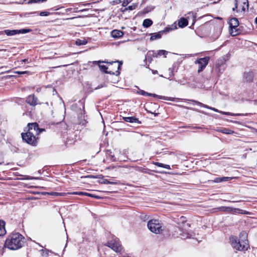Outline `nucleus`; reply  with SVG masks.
<instances>
[{"label": "nucleus", "instance_id": "8", "mask_svg": "<svg viewBox=\"0 0 257 257\" xmlns=\"http://www.w3.org/2000/svg\"><path fill=\"white\" fill-rule=\"evenodd\" d=\"M85 99L82 98L77 103L72 105L73 108L77 111L79 115H82L84 112Z\"/></svg>", "mask_w": 257, "mask_h": 257}, {"label": "nucleus", "instance_id": "49", "mask_svg": "<svg viewBox=\"0 0 257 257\" xmlns=\"http://www.w3.org/2000/svg\"><path fill=\"white\" fill-rule=\"evenodd\" d=\"M210 108L211 109H212V110H214V111H216V112H218L220 113V111H219L218 109H216V108Z\"/></svg>", "mask_w": 257, "mask_h": 257}, {"label": "nucleus", "instance_id": "44", "mask_svg": "<svg viewBox=\"0 0 257 257\" xmlns=\"http://www.w3.org/2000/svg\"><path fill=\"white\" fill-rule=\"evenodd\" d=\"M49 91L52 92V95H56L57 94V91H56V90L54 88L50 87L49 88Z\"/></svg>", "mask_w": 257, "mask_h": 257}, {"label": "nucleus", "instance_id": "47", "mask_svg": "<svg viewBox=\"0 0 257 257\" xmlns=\"http://www.w3.org/2000/svg\"><path fill=\"white\" fill-rule=\"evenodd\" d=\"M214 182L216 183H220V177L216 178L214 180Z\"/></svg>", "mask_w": 257, "mask_h": 257}, {"label": "nucleus", "instance_id": "20", "mask_svg": "<svg viewBox=\"0 0 257 257\" xmlns=\"http://www.w3.org/2000/svg\"><path fill=\"white\" fill-rule=\"evenodd\" d=\"M188 24V20L184 18H181L178 21V26L180 28H184L186 26H187Z\"/></svg>", "mask_w": 257, "mask_h": 257}, {"label": "nucleus", "instance_id": "16", "mask_svg": "<svg viewBox=\"0 0 257 257\" xmlns=\"http://www.w3.org/2000/svg\"><path fill=\"white\" fill-rule=\"evenodd\" d=\"M123 35V32L118 30H113L111 32L112 37L117 39L121 37Z\"/></svg>", "mask_w": 257, "mask_h": 257}, {"label": "nucleus", "instance_id": "23", "mask_svg": "<svg viewBox=\"0 0 257 257\" xmlns=\"http://www.w3.org/2000/svg\"><path fill=\"white\" fill-rule=\"evenodd\" d=\"M1 33H2V34L5 33V34H6L8 36H14V35L17 34V30H6L2 32Z\"/></svg>", "mask_w": 257, "mask_h": 257}, {"label": "nucleus", "instance_id": "28", "mask_svg": "<svg viewBox=\"0 0 257 257\" xmlns=\"http://www.w3.org/2000/svg\"><path fill=\"white\" fill-rule=\"evenodd\" d=\"M154 164L160 167L164 168L167 169H170V167L169 165L164 164L159 162H155Z\"/></svg>", "mask_w": 257, "mask_h": 257}, {"label": "nucleus", "instance_id": "39", "mask_svg": "<svg viewBox=\"0 0 257 257\" xmlns=\"http://www.w3.org/2000/svg\"><path fill=\"white\" fill-rule=\"evenodd\" d=\"M86 196H89V197H92V198H97V199H99V198H100L98 196H96V195H95L94 194H90V193H86Z\"/></svg>", "mask_w": 257, "mask_h": 257}, {"label": "nucleus", "instance_id": "55", "mask_svg": "<svg viewBox=\"0 0 257 257\" xmlns=\"http://www.w3.org/2000/svg\"><path fill=\"white\" fill-rule=\"evenodd\" d=\"M231 34L232 35V36H235L237 35V33H235L234 34L233 32H231Z\"/></svg>", "mask_w": 257, "mask_h": 257}, {"label": "nucleus", "instance_id": "37", "mask_svg": "<svg viewBox=\"0 0 257 257\" xmlns=\"http://www.w3.org/2000/svg\"><path fill=\"white\" fill-rule=\"evenodd\" d=\"M242 210L238 208H232V210L230 212L234 213H242Z\"/></svg>", "mask_w": 257, "mask_h": 257}, {"label": "nucleus", "instance_id": "5", "mask_svg": "<svg viewBox=\"0 0 257 257\" xmlns=\"http://www.w3.org/2000/svg\"><path fill=\"white\" fill-rule=\"evenodd\" d=\"M228 59L227 55L219 58L216 62L215 70L219 73L222 74L225 69V62Z\"/></svg>", "mask_w": 257, "mask_h": 257}, {"label": "nucleus", "instance_id": "62", "mask_svg": "<svg viewBox=\"0 0 257 257\" xmlns=\"http://www.w3.org/2000/svg\"><path fill=\"white\" fill-rule=\"evenodd\" d=\"M28 96H29V97H31V96H34V95H29Z\"/></svg>", "mask_w": 257, "mask_h": 257}, {"label": "nucleus", "instance_id": "42", "mask_svg": "<svg viewBox=\"0 0 257 257\" xmlns=\"http://www.w3.org/2000/svg\"><path fill=\"white\" fill-rule=\"evenodd\" d=\"M50 15V13L48 12H41L39 13V15L41 16H48Z\"/></svg>", "mask_w": 257, "mask_h": 257}, {"label": "nucleus", "instance_id": "3", "mask_svg": "<svg viewBox=\"0 0 257 257\" xmlns=\"http://www.w3.org/2000/svg\"><path fill=\"white\" fill-rule=\"evenodd\" d=\"M230 240L231 242V245L233 248L237 250H246L249 247L247 241L246 240L240 241L236 237H231L230 238Z\"/></svg>", "mask_w": 257, "mask_h": 257}, {"label": "nucleus", "instance_id": "46", "mask_svg": "<svg viewBox=\"0 0 257 257\" xmlns=\"http://www.w3.org/2000/svg\"><path fill=\"white\" fill-rule=\"evenodd\" d=\"M217 34L216 37L215 38H214L215 40L218 37V36H219V34L220 33V29H218L217 28Z\"/></svg>", "mask_w": 257, "mask_h": 257}, {"label": "nucleus", "instance_id": "56", "mask_svg": "<svg viewBox=\"0 0 257 257\" xmlns=\"http://www.w3.org/2000/svg\"><path fill=\"white\" fill-rule=\"evenodd\" d=\"M245 9L244 8V7L243 6L242 8V11H245Z\"/></svg>", "mask_w": 257, "mask_h": 257}, {"label": "nucleus", "instance_id": "22", "mask_svg": "<svg viewBox=\"0 0 257 257\" xmlns=\"http://www.w3.org/2000/svg\"><path fill=\"white\" fill-rule=\"evenodd\" d=\"M215 131L224 134H232L233 133V131L226 128H218L215 130Z\"/></svg>", "mask_w": 257, "mask_h": 257}, {"label": "nucleus", "instance_id": "27", "mask_svg": "<svg viewBox=\"0 0 257 257\" xmlns=\"http://www.w3.org/2000/svg\"><path fill=\"white\" fill-rule=\"evenodd\" d=\"M220 113L225 114V115H231V116H243V115H245L243 113H231V112H224V111H220Z\"/></svg>", "mask_w": 257, "mask_h": 257}, {"label": "nucleus", "instance_id": "61", "mask_svg": "<svg viewBox=\"0 0 257 257\" xmlns=\"http://www.w3.org/2000/svg\"><path fill=\"white\" fill-rule=\"evenodd\" d=\"M28 61L27 59H24V60H23V62H26V61Z\"/></svg>", "mask_w": 257, "mask_h": 257}, {"label": "nucleus", "instance_id": "45", "mask_svg": "<svg viewBox=\"0 0 257 257\" xmlns=\"http://www.w3.org/2000/svg\"><path fill=\"white\" fill-rule=\"evenodd\" d=\"M4 133L0 131V142L2 141V139L4 138Z\"/></svg>", "mask_w": 257, "mask_h": 257}, {"label": "nucleus", "instance_id": "29", "mask_svg": "<svg viewBox=\"0 0 257 257\" xmlns=\"http://www.w3.org/2000/svg\"><path fill=\"white\" fill-rule=\"evenodd\" d=\"M17 34H26L32 31V30L30 29H22L21 30H17Z\"/></svg>", "mask_w": 257, "mask_h": 257}, {"label": "nucleus", "instance_id": "1", "mask_svg": "<svg viewBox=\"0 0 257 257\" xmlns=\"http://www.w3.org/2000/svg\"><path fill=\"white\" fill-rule=\"evenodd\" d=\"M25 242V238L19 233L10 235L7 238L5 246L11 250H17L21 248Z\"/></svg>", "mask_w": 257, "mask_h": 257}, {"label": "nucleus", "instance_id": "60", "mask_svg": "<svg viewBox=\"0 0 257 257\" xmlns=\"http://www.w3.org/2000/svg\"><path fill=\"white\" fill-rule=\"evenodd\" d=\"M241 234L242 235H245V232H243L241 233Z\"/></svg>", "mask_w": 257, "mask_h": 257}, {"label": "nucleus", "instance_id": "30", "mask_svg": "<svg viewBox=\"0 0 257 257\" xmlns=\"http://www.w3.org/2000/svg\"><path fill=\"white\" fill-rule=\"evenodd\" d=\"M218 209L222 211H231L232 208L230 207L221 206L218 208Z\"/></svg>", "mask_w": 257, "mask_h": 257}, {"label": "nucleus", "instance_id": "41", "mask_svg": "<svg viewBox=\"0 0 257 257\" xmlns=\"http://www.w3.org/2000/svg\"><path fill=\"white\" fill-rule=\"evenodd\" d=\"M86 193L87 192H75L72 193V194H75V195H81V196H82V195L86 196Z\"/></svg>", "mask_w": 257, "mask_h": 257}, {"label": "nucleus", "instance_id": "31", "mask_svg": "<svg viewBox=\"0 0 257 257\" xmlns=\"http://www.w3.org/2000/svg\"><path fill=\"white\" fill-rule=\"evenodd\" d=\"M157 52L158 57L164 55L165 57H166V55L168 53V51H167L166 50H158V51H157Z\"/></svg>", "mask_w": 257, "mask_h": 257}, {"label": "nucleus", "instance_id": "13", "mask_svg": "<svg viewBox=\"0 0 257 257\" xmlns=\"http://www.w3.org/2000/svg\"><path fill=\"white\" fill-rule=\"evenodd\" d=\"M136 91L137 93L139 95H147L149 96H162V95H157L154 93H150L145 91L144 90H141L137 86L134 89V91Z\"/></svg>", "mask_w": 257, "mask_h": 257}, {"label": "nucleus", "instance_id": "21", "mask_svg": "<svg viewBox=\"0 0 257 257\" xmlns=\"http://www.w3.org/2000/svg\"><path fill=\"white\" fill-rule=\"evenodd\" d=\"M6 233L5 223L4 221L0 220V236L4 235Z\"/></svg>", "mask_w": 257, "mask_h": 257}, {"label": "nucleus", "instance_id": "18", "mask_svg": "<svg viewBox=\"0 0 257 257\" xmlns=\"http://www.w3.org/2000/svg\"><path fill=\"white\" fill-rule=\"evenodd\" d=\"M26 102L33 106H35L39 103L37 97H27Z\"/></svg>", "mask_w": 257, "mask_h": 257}, {"label": "nucleus", "instance_id": "2", "mask_svg": "<svg viewBox=\"0 0 257 257\" xmlns=\"http://www.w3.org/2000/svg\"><path fill=\"white\" fill-rule=\"evenodd\" d=\"M147 226L151 232L156 234L160 233L164 229L162 222L159 219H152L149 220L148 221Z\"/></svg>", "mask_w": 257, "mask_h": 257}, {"label": "nucleus", "instance_id": "17", "mask_svg": "<svg viewBox=\"0 0 257 257\" xmlns=\"http://www.w3.org/2000/svg\"><path fill=\"white\" fill-rule=\"evenodd\" d=\"M239 25V21L236 18H233L230 20L229 21V27L232 29H235Z\"/></svg>", "mask_w": 257, "mask_h": 257}, {"label": "nucleus", "instance_id": "54", "mask_svg": "<svg viewBox=\"0 0 257 257\" xmlns=\"http://www.w3.org/2000/svg\"><path fill=\"white\" fill-rule=\"evenodd\" d=\"M185 237L186 238H190V235H189L188 233H187L186 236Z\"/></svg>", "mask_w": 257, "mask_h": 257}, {"label": "nucleus", "instance_id": "43", "mask_svg": "<svg viewBox=\"0 0 257 257\" xmlns=\"http://www.w3.org/2000/svg\"><path fill=\"white\" fill-rule=\"evenodd\" d=\"M131 2V0L124 1L122 4V7H125Z\"/></svg>", "mask_w": 257, "mask_h": 257}, {"label": "nucleus", "instance_id": "11", "mask_svg": "<svg viewBox=\"0 0 257 257\" xmlns=\"http://www.w3.org/2000/svg\"><path fill=\"white\" fill-rule=\"evenodd\" d=\"M154 57H158L157 52L156 51H149L146 55L144 61L148 60L151 63Z\"/></svg>", "mask_w": 257, "mask_h": 257}, {"label": "nucleus", "instance_id": "15", "mask_svg": "<svg viewBox=\"0 0 257 257\" xmlns=\"http://www.w3.org/2000/svg\"><path fill=\"white\" fill-rule=\"evenodd\" d=\"M123 119L125 121L130 123H136L138 124H140L141 123V121L135 116L124 117H123Z\"/></svg>", "mask_w": 257, "mask_h": 257}, {"label": "nucleus", "instance_id": "10", "mask_svg": "<svg viewBox=\"0 0 257 257\" xmlns=\"http://www.w3.org/2000/svg\"><path fill=\"white\" fill-rule=\"evenodd\" d=\"M170 29L169 28H166L164 31H160L158 33H155L153 34H151V36L150 38V41H154L157 39H159L162 37V33L164 32H169Z\"/></svg>", "mask_w": 257, "mask_h": 257}, {"label": "nucleus", "instance_id": "6", "mask_svg": "<svg viewBox=\"0 0 257 257\" xmlns=\"http://www.w3.org/2000/svg\"><path fill=\"white\" fill-rule=\"evenodd\" d=\"M105 245L116 252H120L122 250L121 244L117 238L108 241Z\"/></svg>", "mask_w": 257, "mask_h": 257}, {"label": "nucleus", "instance_id": "33", "mask_svg": "<svg viewBox=\"0 0 257 257\" xmlns=\"http://www.w3.org/2000/svg\"><path fill=\"white\" fill-rule=\"evenodd\" d=\"M140 218L144 221H146L149 219V216L145 214H142L140 215Z\"/></svg>", "mask_w": 257, "mask_h": 257}, {"label": "nucleus", "instance_id": "38", "mask_svg": "<svg viewBox=\"0 0 257 257\" xmlns=\"http://www.w3.org/2000/svg\"><path fill=\"white\" fill-rule=\"evenodd\" d=\"M47 0H30L28 4L37 3L39 2H46Z\"/></svg>", "mask_w": 257, "mask_h": 257}, {"label": "nucleus", "instance_id": "51", "mask_svg": "<svg viewBox=\"0 0 257 257\" xmlns=\"http://www.w3.org/2000/svg\"><path fill=\"white\" fill-rule=\"evenodd\" d=\"M17 73L19 74H22L25 73L26 72L25 71H18Z\"/></svg>", "mask_w": 257, "mask_h": 257}, {"label": "nucleus", "instance_id": "24", "mask_svg": "<svg viewBox=\"0 0 257 257\" xmlns=\"http://www.w3.org/2000/svg\"><path fill=\"white\" fill-rule=\"evenodd\" d=\"M153 24V21L150 19H146L144 20L143 26L145 28H149Z\"/></svg>", "mask_w": 257, "mask_h": 257}, {"label": "nucleus", "instance_id": "7", "mask_svg": "<svg viewBox=\"0 0 257 257\" xmlns=\"http://www.w3.org/2000/svg\"><path fill=\"white\" fill-rule=\"evenodd\" d=\"M28 130L27 132H31L34 136L36 137L40 135L42 132L45 131L44 128H40L38 124L36 122L29 123L27 125Z\"/></svg>", "mask_w": 257, "mask_h": 257}, {"label": "nucleus", "instance_id": "9", "mask_svg": "<svg viewBox=\"0 0 257 257\" xmlns=\"http://www.w3.org/2000/svg\"><path fill=\"white\" fill-rule=\"evenodd\" d=\"M209 60V57H205L203 58H201L198 59L195 61L196 64H199V68L198 69V72L200 73L206 67V65L208 63V61Z\"/></svg>", "mask_w": 257, "mask_h": 257}, {"label": "nucleus", "instance_id": "34", "mask_svg": "<svg viewBox=\"0 0 257 257\" xmlns=\"http://www.w3.org/2000/svg\"><path fill=\"white\" fill-rule=\"evenodd\" d=\"M102 183L104 184H116L117 182H113V181H109L107 179H103Z\"/></svg>", "mask_w": 257, "mask_h": 257}, {"label": "nucleus", "instance_id": "4", "mask_svg": "<svg viewBox=\"0 0 257 257\" xmlns=\"http://www.w3.org/2000/svg\"><path fill=\"white\" fill-rule=\"evenodd\" d=\"M23 140L27 144L32 146H36L37 145V139L38 138L34 136L31 132L23 133L21 134Z\"/></svg>", "mask_w": 257, "mask_h": 257}, {"label": "nucleus", "instance_id": "40", "mask_svg": "<svg viewBox=\"0 0 257 257\" xmlns=\"http://www.w3.org/2000/svg\"><path fill=\"white\" fill-rule=\"evenodd\" d=\"M50 195H54V196H63L64 195V193H58V192H51L50 193Z\"/></svg>", "mask_w": 257, "mask_h": 257}, {"label": "nucleus", "instance_id": "59", "mask_svg": "<svg viewBox=\"0 0 257 257\" xmlns=\"http://www.w3.org/2000/svg\"><path fill=\"white\" fill-rule=\"evenodd\" d=\"M255 23L257 25V17L255 19Z\"/></svg>", "mask_w": 257, "mask_h": 257}, {"label": "nucleus", "instance_id": "36", "mask_svg": "<svg viewBox=\"0 0 257 257\" xmlns=\"http://www.w3.org/2000/svg\"><path fill=\"white\" fill-rule=\"evenodd\" d=\"M136 6L134 5L130 6L127 8H125L123 10H121V11L124 12L127 10H133L135 9Z\"/></svg>", "mask_w": 257, "mask_h": 257}, {"label": "nucleus", "instance_id": "50", "mask_svg": "<svg viewBox=\"0 0 257 257\" xmlns=\"http://www.w3.org/2000/svg\"><path fill=\"white\" fill-rule=\"evenodd\" d=\"M4 161H3V158L2 157V156H0V164H2L3 163Z\"/></svg>", "mask_w": 257, "mask_h": 257}, {"label": "nucleus", "instance_id": "14", "mask_svg": "<svg viewBox=\"0 0 257 257\" xmlns=\"http://www.w3.org/2000/svg\"><path fill=\"white\" fill-rule=\"evenodd\" d=\"M253 73L252 71L245 72L244 73L243 79L244 81L250 82L253 80Z\"/></svg>", "mask_w": 257, "mask_h": 257}, {"label": "nucleus", "instance_id": "19", "mask_svg": "<svg viewBox=\"0 0 257 257\" xmlns=\"http://www.w3.org/2000/svg\"><path fill=\"white\" fill-rule=\"evenodd\" d=\"M184 219L185 218L183 216H182L181 217V219L182 220L183 223V227H182V226L179 224V227L182 228V231L183 233H185L187 231V228H188L190 227V224L189 223L186 222L183 223V222L184 221Z\"/></svg>", "mask_w": 257, "mask_h": 257}, {"label": "nucleus", "instance_id": "35", "mask_svg": "<svg viewBox=\"0 0 257 257\" xmlns=\"http://www.w3.org/2000/svg\"><path fill=\"white\" fill-rule=\"evenodd\" d=\"M233 179L232 177H220V182H225L231 180Z\"/></svg>", "mask_w": 257, "mask_h": 257}, {"label": "nucleus", "instance_id": "12", "mask_svg": "<svg viewBox=\"0 0 257 257\" xmlns=\"http://www.w3.org/2000/svg\"><path fill=\"white\" fill-rule=\"evenodd\" d=\"M103 62L105 63L109 64L111 65L113 64V63H118V64L117 65V70L115 72H112V74L115 75L116 76H118L120 74V68L123 63L122 61H119L118 60H116V61H111V62H108V61H105Z\"/></svg>", "mask_w": 257, "mask_h": 257}, {"label": "nucleus", "instance_id": "25", "mask_svg": "<svg viewBox=\"0 0 257 257\" xmlns=\"http://www.w3.org/2000/svg\"><path fill=\"white\" fill-rule=\"evenodd\" d=\"M87 43V41L85 39H77L75 41V44L77 46L84 45Z\"/></svg>", "mask_w": 257, "mask_h": 257}, {"label": "nucleus", "instance_id": "32", "mask_svg": "<svg viewBox=\"0 0 257 257\" xmlns=\"http://www.w3.org/2000/svg\"><path fill=\"white\" fill-rule=\"evenodd\" d=\"M159 98L165 100H170L172 101H176L178 98L177 97H159Z\"/></svg>", "mask_w": 257, "mask_h": 257}, {"label": "nucleus", "instance_id": "48", "mask_svg": "<svg viewBox=\"0 0 257 257\" xmlns=\"http://www.w3.org/2000/svg\"><path fill=\"white\" fill-rule=\"evenodd\" d=\"M31 14H38V12H31V13H27V14H26V15H28V16H29V15H31Z\"/></svg>", "mask_w": 257, "mask_h": 257}, {"label": "nucleus", "instance_id": "57", "mask_svg": "<svg viewBox=\"0 0 257 257\" xmlns=\"http://www.w3.org/2000/svg\"><path fill=\"white\" fill-rule=\"evenodd\" d=\"M86 11V9H83V10L79 11V12H83V11Z\"/></svg>", "mask_w": 257, "mask_h": 257}, {"label": "nucleus", "instance_id": "58", "mask_svg": "<svg viewBox=\"0 0 257 257\" xmlns=\"http://www.w3.org/2000/svg\"><path fill=\"white\" fill-rule=\"evenodd\" d=\"M146 169H143V170H142V171L143 172H145V173H146L147 172L145 171Z\"/></svg>", "mask_w": 257, "mask_h": 257}, {"label": "nucleus", "instance_id": "53", "mask_svg": "<svg viewBox=\"0 0 257 257\" xmlns=\"http://www.w3.org/2000/svg\"><path fill=\"white\" fill-rule=\"evenodd\" d=\"M152 71L153 74H157L158 73V71L157 70H152Z\"/></svg>", "mask_w": 257, "mask_h": 257}, {"label": "nucleus", "instance_id": "26", "mask_svg": "<svg viewBox=\"0 0 257 257\" xmlns=\"http://www.w3.org/2000/svg\"><path fill=\"white\" fill-rule=\"evenodd\" d=\"M98 65L101 70H102L105 73L112 74V72H113L111 71H107V70L108 69V67H106L105 65L100 64H99Z\"/></svg>", "mask_w": 257, "mask_h": 257}, {"label": "nucleus", "instance_id": "52", "mask_svg": "<svg viewBox=\"0 0 257 257\" xmlns=\"http://www.w3.org/2000/svg\"><path fill=\"white\" fill-rule=\"evenodd\" d=\"M250 102H251V103L253 102V103L254 104H256V103H257V99H256V100H253V101H251Z\"/></svg>", "mask_w": 257, "mask_h": 257}]
</instances>
